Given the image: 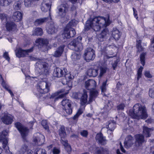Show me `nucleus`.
<instances>
[{
    "instance_id": "nucleus-1",
    "label": "nucleus",
    "mask_w": 154,
    "mask_h": 154,
    "mask_svg": "<svg viewBox=\"0 0 154 154\" xmlns=\"http://www.w3.org/2000/svg\"><path fill=\"white\" fill-rule=\"evenodd\" d=\"M110 21H106V19L102 17H96L90 18L88 20L85 26V31H87L92 28L95 31H99L101 28L105 27L110 24Z\"/></svg>"
},
{
    "instance_id": "nucleus-2",
    "label": "nucleus",
    "mask_w": 154,
    "mask_h": 154,
    "mask_svg": "<svg viewBox=\"0 0 154 154\" xmlns=\"http://www.w3.org/2000/svg\"><path fill=\"white\" fill-rule=\"evenodd\" d=\"M129 114L131 118L137 119H145L148 116L146 107L139 103L134 105L133 110H129Z\"/></svg>"
},
{
    "instance_id": "nucleus-3",
    "label": "nucleus",
    "mask_w": 154,
    "mask_h": 154,
    "mask_svg": "<svg viewBox=\"0 0 154 154\" xmlns=\"http://www.w3.org/2000/svg\"><path fill=\"white\" fill-rule=\"evenodd\" d=\"M36 72L39 75L43 74L47 76L49 73V69L48 64L42 60L38 61L36 63Z\"/></svg>"
},
{
    "instance_id": "nucleus-4",
    "label": "nucleus",
    "mask_w": 154,
    "mask_h": 154,
    "mask_svg": "<svg viewBox=\"0 0 154 154\" xmlns=\"http://www.w3.org/2000/svg\"><path fill=\"white\" fill-rule=\"evenodd\" d=\"M50 86V83L47 81H40L38 84L37 90L41 94H45L49 91Z\"/></svg>"
},
{
    "instance_id": "nucleus-5",
    "label": "nucleus",
    "mask_w": 154,
    "mask_h": 154,
    "mask_svg": "<svg viewBox=\"0 0 154 154\" xmlns=\"http://www.w3.org/2000/svg\"><path fill=\"white\" fill-rule=\"evenodd\" d=\"M95 56V51L93 48L89 47L87 48L85 51L84 57L87 62L93 60Z\"/></svg>"
},
{
    "instance_id": "nucleus-6",
    "label": "nucleus",
    "mask_w": 154,
    "mask_h": 154,
    "mask_svg": "<svg viewBox=\"0 0 154 154\" xmlns=\"http://www.w3.org/2000/svg\"><path fill=\"white\" fill-rule=\"evenodd\" d=\"M82 39L81 36H79L72 41L69 43V46H73L76 51H81L83 49L82 45L81 42Z\"/></svg>"
},
{
    "instance_id": "nucleus-7",
    "label": "nucleus",
    "mask_w": 154,
    "mask_h": 154,
    "mask_svg": "<svg viewBox=\"0 0 154 154\" xmlns=\"http://www.w3.org/2000/svg\"><path fill=\"white\" fill-rule=\"evenodd\" d=\"M8 133L5 131H3L0 133V142L2 143L3 148L6 149V152L8 153L10 151L8 146L7 145L8 143L7 136Z\"/></svg>"
},
{
    "instance_id": "nucleus-8",
    "label": "nucleus",
    "mask_w": 154,
    "mask_h": 154,
    "mask_svg": "<svg viewBox=\"0 0 154 154\" xmlns=\"http://www.w3.org/2000/svg\"><path fill=\"white\" fill-rule=\"evenodd\" d=\"M15 126L20 133L22 137L24 139L28 133V129L18 122L15 123Z\"/></svg>"
},
{
    "instance_id": "nucleus-9",
    "label": "nucleus",
    "mask_w": 154,
    "mask_h": 154,
    "mask_svg": "<svg viewBox=\"0 0 154 154\" xmlns=\"http://www.w3.org/2000/svg\"><path fill=\"white\" fill-rule=\"evenodd\" d=\"M33 141L36 145L41 146L43 144L45 141V136L39 133H37L33 137Z\"/></svg>"
},
{
    "instance_id": "nucleus-10",
    "label": "nucleus",
    "mask_w": 154,
    "mask_h": 154,
    "mask_svg": "<svg viewBox=\"0 0 154 154\" xmlns=\"http://www.w3.org/2000/svg\"><path fill=\"white\" fill-rule=\"evenodd\" d=\"M34 47H32L29 49L27 50H23L21 48H19L15 51L17 57H24L26 55H27L28 53H30L33 51Z\"/></svg>"
},
{
    "instance_id": "nucleus-11",
    "label": "nucleus",
    "mask_w": 154,
    "mask_h": 154,
    "mask_svg": "<svg viewBox=\"0 0 154 154\" xmlns=\"http://www.w3.org/2000/svg\"><path fill=\"white\" fill-rule=\"evenodd\" d=\"M67 71L66 69L64 68L57 67L54 69L53 75L55 77H61L66 75Z\"/></svg>"
},
{
    "instance_id": "nucleus-12",
    "label": "nucleus",
    "mask_w": 154,
    "mask_h": 154,
    "mask_svg": "<svg viewBox=\"0 0 154 154\" xmlns=\"http://www.w3.org/2000/svg\"><path fill=\"white\" fill-rule=\"evenodd\" d=\"M76 34L75 29L71 27L66 26L65 28L63 35L64 37L67 38H69L74 37Z\"/></svg>"
},
{
    "instance_id": "nucleus-13",
    "label": "nucleus",
    "mask_w": 154,
    "mask_h": 154,
    "mask_svg": "<svg viewBox=\"0 0 154 154\" xmlns=\"http://www.w3.org/2000/svg\"><path fill=\"white\" fill-rule=\"evenodd\" d=\"M13 116L9 114H5L2 118L3 122L6 125H9L12 123L13 121Z\"/></svg>"
},
{
    "instance_id": "nucleus-14",
    "label": "nucleus",
    "mask_w": 154,
    "mask_h": 154,
    "mask_svg": "<svg viewBox=\"0 0 154 154\" xmlns=\"http://www.w3.org/2000/svg\"><path fill=\"white\" fill-rule=\"evenodd\" d=\"M96 85V82L92 79H89L85 82V88L88 90L94 89Z\"/></svg>"
},
{
    "instance_id": "nucleus-15",
    "label": "nucleus",
    "mask_w": 154,
    "mask_h": 154,
    "mask_svg": "<svg viewBox=\"0 0 154 154\" xmlns=\"http://www.w3.org/2000/svg\"><path fill=\"white\" fill-rule=\"evenodd\" d=\"M135 144L137 146H141L145 141L144 136L141 134H138L135 135Z\"/></svg>"
},
{
    "instance_id": "nucleus-16",
    "label": "nucleus",
    "mask_w": 154,
    "mask_h": 154,
    "mask_svg": "<svg viewBox=\"0 0 154 154\" xmlns=\"http://www.w3.org/2000/svg\"><path fill=\"white\" fill-rule=\"evenodd\" d=\"M134 142L133 138L131 135L127 136L125 139L124 145L126 148H128L132 146Z\"/></svg>"
},
{
    "instance_id": "nucleus-17",
    "label": "nucleus",
    "mask_w": 154,
    "mask_h": 154,
    "mask_svg": "<svg viewBox=\"0 0 154 154\" xmlns=\"http://www.w3.org/2000/svg\"><path fill=\"white\" fill-rule=\"evenodd\" d=\"M98 69L97 68H91L87 71V74L89 76L96 77L98 74Z\"/></svg>"
},
{
    "instance_id": "nucleus-18",
    "label": "nucleus",
    "mask_w": 154,
    "mask_h": 154,
    "mask_svg": "<svg viewBox=\"0 0 154 154\" xmlns=\"http://www.w3.org/2000/svg\"><path fill=\"white\" fill-rule=\"evenodd\" d=\"M107 124L106 128L108 129L107 132L108 133L109 131H113L116 127V122L114 120H110L109 121Z\"/></svg>"
},
{
    "instance_id": "nucleus-19",
    "label": "nucleus",
    "mask_w": 154,
    "mask_h": 154,
    "mask_svg": "<svg viewBox=\"0 0 154 154\" xmlns=\"http://www.w3.org/2000/svg\"><path fill=\"white\" fill-rule=\"evenodd\" d=\"M7 30L8 31L15 30L16 29V25L13 22H7L5 25Z\"/></svg>"
},
{
    "instance_id": "nucleus-20",
    "label": "nucleus",
    "mask_w": 154,
    "mask_h": 154,
    "mask_svg": "<svg viewBox=\"0 0 154 154\" xmlns=\"http://www.w3.org/2000/svg\"><path fill=\"white\" fill-rule=\"evenodd\" d=\"M98 91L96 89H93L90 91V97L88 103H90L94 100L98 95Z\"/></svg>"
},
{
    "instance_id": "nucleus-21",
    "label": "nucleus",
    "mask_w": 154,
    "mask_h": 154,
    "mask_svg": "<svg viewBox=\"0 0 154 154\" xmlns=\"http://www.w3.org/2000/svg\"><path fill=\"white\" fill-rule=\"evenodd\" d=\"M121 33L116 28H113L112 31V36L116 40H118L120 38Z\"/></svg>"
},
{
    "instance_id": "nucleus-22",
    "label": "nucleus",
    "mask_w": 154,
    "mask_h": 154,
    "mask_svg": "<svg viewBox=\"0 0 154 154\" xmlns=\"http://www.w3.org/2000/svg\"><path fill=\"white\" fill-rule=\"evenodd\" d=\"M13 18L15 21L19 22L22 19V14L20 11H16L14 13Z\"/></svg>"
},
{
    "instance_id": "nucleus-23",
    "label": "nucleus",
    "mask_w": 154,
    "mask_h": 154,
    "mask_svg": "<svg viewBox=\"0 0 154 154\" xmlns=\"http://www.w3.org/2000/svg\"><path fill=\"white\" fill-rule=\"evenodd\" d=\"M109 35V32L108 29L106 28L104 29L99 35V38L101 39H106Z\"/></svg>"
},
{
    "instance_id": "nucleus-24",
    "label": "nucleus",
    "mask_w": 154,
    "mask_h": 154,
    "mask_svg": "<svg viewBox=\"0 0 154 154\" xmlns=\"http://www.w3.org/2000/svg\"><path fill=\"white\" fill-rule=\"evenodd\" d=\"M64 47V46L63 45L59 47L55 51L53 56L55 57L60 56L63 51Z\"/></svg>"
},
{
    "instance_id": "nucleus-25",
    "label": "nucleus",
    "mask_w": 154,
    "mask_h": 154,
    "mask_svg": "<svg viewBox=\"0 0 154 154\" xmlns=\"http://www.w3.org/2000/svg\"><path fill=\"white\" fill-rule=\"evenodd\" d=\"M95 138L96 140L102 145H104L106 143L105 139L103 137L102 134H97L96 135Z\"/></svg>"
},
{
    "instance_id": "nucleus-26",
    "label": "nucleus",
    "mask_w": 154,
    "mask_h": 154,
    "mask_svg": "<svg viewBox=\"0 0 154 154\" xmlns=\"http://www.w3.org/2000/svg\"><path fill=\"white\" fill-rule=\"evenodd\" d=\"M47 32L49 34H52L56 33L57 31V29L55 27L53 23H51L47 29Z\"/></svg>"
},
{
    "instance_id": "nucleus-27",
    "label": "nucleus",
    "mask_w": 154,
    "mask_h": 154,
    "mask_svg": "<svg viewBox=\"0 0 154 154\" xmlns=\"http://www.w3.org/2000/svg\"><path fill=\"white\" fill-rule=\"evenodd\" d=\"M58 133L61 138L65 137L66 135L65 127L63 126L60 127L58 130Z\"/></svg>"
},
{
    "instance_id": "nucleus-28",
    "label": "nucleus",
    "mask_w": 154,
    "mask_h": 154,
    "mask_svg": "<svg viewBox=\"0 0 154 154\" xmlns=\"http://www.w3.org/2000/svg\"><path fill=\"white\" fill-rule=\"evenodd\" d=\"M0 77L2 80V85L3 88L7 90L8 92L10 93L11 96L12 97L14 96V94L8 88V86L7 85L5 82L4 81L3 79L2 78V75H0Z\"/></svg>"
},
{
    "instance_id": "nucleus-29",
    "label": "nucleus",
    "mask_w": 154,
    "mask_h": 154,
    "mask_svg": "<svg viewBox=\"0 0 154 154\" xmlns=\"http://www.w3.org/2000/svg\"><path fill=\"white\" fill-rule=\"evenodd\" d=\"M96 153L97 154H109V152L108 149L100 147L97 149Z\"/></svg>"
},
{
    "instance_id": "nucleus-30",
    "label": "nucleus",
    "mask_w": 154,
    "mask_h": 154,
    "mask_svg": "<svg viewBox=\"0 0 154 154\" xmlns=\"http://www.w3.org/2000/svg\"><path fill=\"white\" fill-rule=\"evenodd\" d=\"M88 95L85 90L83 91V93L81 97V103L84 105L87 102Z\"/></svg>"
},
{
    "instance_id": "nucleus-31",
    "label": "nucleus",
    "mask_w": 154,
    "mask_h": 154,
    "mask_svg": "<svg viewBox=\"0 0 154 154\" xmlns=\"http://www.w3.org/2000/svg\"><path fill=\"white\" fill-rule=\"evenodd\" d=\"M143 133L146 137H149L151 135V129L148 128L147 127L144 126L143 128Z\"/></svg>"
},
{
    "instance_id": "nucleus-32",
    "label": "nucleus",
    "mask_w": 154,
    "mask_h": 154,
    "mask_svg": "<svg viewBox=\"0 0 154 154\" xmlns=\"http://www.w3.org/2000/svg\"><path fill=\"white\" fill-rule=\"evenodd\" d=\"M63 112L66 116L67 115H70L72 112V108L71 106H68V107H63Z\"/></svg>"
},
{
    "instance_id": "nucleus-33",
    "label": "nucleus",
    "mask_w": 154,
    "mask_h": 154,
    "mask_svg": "<svg viewBox=\"0 0 154 154\" xmlns=\"http://www.w3.org/2000/svg\"><path fill=\"white\" fill-rule=\"evenodd\" d=\"M71 102L70 100L67 99H63L61 102L62 105L63 107H68L71 106Z\"/></svg>"
},
{
    "instance_id": "nucleus-34",
    "label": "nucleus",
    "mask_w": 154,
    "mask_h": 154,
    "mask_svg": "<svg viewBox=\"0 0 154 154\" xmlns=\"http://www.w3.org/2000/svg\"><path fill=\"white\" fill-rule=\"evenodd\" d=\"M71 57L72 60L76 61L80 59L81 56L79 53H74L72 54Z\"/></svg>"
},
{
    "instance_id": "nucleus-35",
    "label": "nucleus",
    "mask_w": 154,
    "mask_h": 154,
    "mask_svg": "<svg viewBox=\"0 0 154 154\" xmlns=\"http://www.w3.org/2000/svg\"><path fill=\"white\" fill-rule=\"evenodd\" d=\"M13 0H0V5L2 6H7L10 5Z\"/></svg>"
},
{
    "instance_id": "nucleus-36",
    "label": "nucleus",
    "mask_w": 154,
    "mask_h": 154,
    "mask_svg": "<svg viewBox=\"0 0 154 154\" xmlns=\"http://www.w3.org/2000/svg\"><path fill=\"white\" fill-rule=\"evenodd\" d=\"M42 34V30L40 28H37L35 29L33 32V35H41Z\"/></svg>"
},
{
    "instance_id": "nucleus-37",
    "label": "nucleus",
    "mask_w": 154,
    "mask_h": 154,
    "mask_svg": "<svg viewBox=\"0 0 154 154\" xmlns=\"http://www.w3.org/2000/svg\"><path fill=\"white\" fill-rule=\"evenodd\" d=\"M46 19V18L45 17L42 18L36 19L34 22L35 25L38 26L42 24L45 21Z\"/></svg>"
},
{
    "instance_id": "nucleus-38",
    "label": "nucleus",
    "mask_w": 154,
    "mask_h": 154,
    "mask_svg": "<svg viewBox=\"0 0 154 154\" xmlns=\"http://www.w3.org/2000/svg\"><path fill=\"white\" fill-rule=\"evenodd\" d=\"M51 4L49 3L43 2L41 6V10H50Z\"/></svg>"
},
{
    "instance_id": "nucleus-39",
    "label": "nucleus",
    "mask_w": 154,
    "mask_h": 154,
    "mask_svg": "<svg viewBox=\"0 0 154 154\" xmlns=\"http://www.w3.org/2000/svg\"><path fill=\"white\" fill-rule=\"evenodd\" d=\"M35 42L40 45H46L48 43V40L46 39L39 38L37 39Z\"/></svg>"
},
{
    "instance_id": "nucleus-40",
    "label": "nucleus",
    "mask_w": 154,
    "mask_h": 154,
    "mask_svg": "<svg viewBox=\"0 0 154 154\" xmlns=\"http://www.w3.org/2000/svg\"><path fill=\"white\" fill-rule=\"evenodd\" d=\"M69 6L67 3H63L58 7V10H68Z\"/></svg>"
},
{
    "instance_id": "nucleus-41",
    "label": "nucleus",
    "mask_w": 154,
    "mask_h": 154,
    "mask_svg": "<svg viewBox=\"0 0 154 154\" xmlns=\"http://www.w3.org/2000/svg\"><path fill=\"white\" fill-rule=\"evenodd\" d=\"M22 3L20 1H17L15 2L14 5L13 7L15 10H20L21 8Z\"/></svg>"
},
{
    "instance_id": "nucleus-42",
    "label": "nucleus",
    "mask_w": 154,
    "mask_h": 154,
    "mask_svg": "<svg viewBox=\"0 0 154 154\" xmlns=\"http://www.w3.org/2000/svg\"><path fill=\"white\" fill-rule=\"evenodd\" d=\"M34 154H47L46 150L43 149H37Z\"/></svg>"
},
{
    "instance_id": "nucleus-43",
    "label": "nucleus",
    "mask_w": 154,
    "mask_h": 154,
    "mask_svg": "<svg viewBox=\"0 0 154 154\" xmlns=\"http://www.w3.org/2000/svg\"><path fill=\"white\" fill-rule=\"evenodd\" d=\"M107 81V80H106V81L103 82L102 83V86L100 87L101 91L103 93V95L105 96H106V95L104 93V92H105L106 90V86Z\"/></svg>"
},
{
    "instance_id": "nucleus-44",
    "label": "nucleus",
    "mask_w": 154,
    "mask_h": 154,
    "mask_svg": "<svg viewBox=\"0 0 154 154\" xmlns=\"http://www.w3.org/2000/svg\"><path fill=\"white\" fill-rule=\"evenodd\" d=\"M141 41L140 40H137V47L139 51H142L143 50V48L141 45Z\"/></svg>"
},
{
    "instance_id": "nucleus-45",
    "label": "nucleus",
    "mask_w": 154,
    "mask_h": 154,
    "mask_svg": "<svg viewBox=\"0 0 154 154\" xmlns=\"http://www.w3.org/2000/svg\"><path fill=\"white\" fill-rule=\"evenodd\" d=\"M42 125L44 128L47 130L48 133L50 131L49 127L46 120H43L42 122Z\"/></svg>"
},
{
    "instance_id": "nucleus-46",
    "label": "nucleus",
    "mask_w": 154,
    "mask_h": 154,
    "mask_svg": "<svg viewBox=\"0 0 154 154\" xmlns=\"http://www.w3.org/2000/svg\"><path fill=\"white\" fill-rule=\"evenodd\" d=\"M146 54L145 53H142L140 55V60L141 64L144 66L145 64V56Z\"/></svg>"
},
{
    "instance_id": "nucleus-47",
    "label": "nucleus",
    "mask_w": 154,
    "mask_h": 154,
    "mask_svg": "<svg viewBox=\"0 0 154 154\" xmlns=\"http://www.w3.org/2000/svg\"><path fill=\"white\" fill-rule=\"evenodd\" d=\"M100 76L102 77L103 74L106 72L107 70V68L106 67H101L100 68Z\"/></svg>"
},
{
    "instance_id": "nucleus-48",
    "label": "nucleus",
    "mask_w": 154,
    "mask_h": 154,
    "mask_svg": "<svg viewBox=\"0 0 154 154\" xmlns=\"http://www.w3.org/2000/svg\"><path fill=\"white\" fill-rule=\"evenodd\" d=\"M143 67L142 66H140L139 69L137 71V80H138L141 77Z\"/></svg>"
},
{
    "instance_id": "nucleus-49",
    "label": "nucleus",
    "mask_w": 154,
    "mask_h": 154,
    "mask_svg": "<svg viewBox=\"0 0 154 154\" xmlns=\"http://www.w3.org/2000/svg\"><path fill=\"white\" fill-rule=\"evenodd\" d=\"M77 21L75 20H72L69 22L66 26L67 27H71L75 26L76 24Z\"/></svg>"
},
{
    "instance_id": "nucleus-50",
    "label": "nucleus",
    "mask_w": 154,
    "mask_h": 154,
    "mask_svg": "<svg viewBox=\"0 0 154 154\" xmlns=\"http://www.w3.org/2000/svg\"><path fill=\"white\" fill-rule=\"evenodd\" d=\"M61 142L65 147L69 145L68 143V141L66 139L65 137L61 138Z\"/></svg>"
},
{
    "instance_id": "nucleus-51",
    "label": "nucleus",
    "mask_w": 154,
    "mask_h": 154,
    "mask_svg": "<svg viewBox=\"0 0 154 154\" xmlns=\"http://www.w3.org/2000/svg\"><path fill=\"white\" fill-rule=\"evenodd\" d=\"M0 19L2 21H6L8 19L7 15L5 14H0Z\"/></svg>"
},
{
    "instance_id": "nucleus-52",
    "label": "nucleus",
    "mask_w": 154,
    "mask_h": 154,
    "mask_svg": "<svg viewBox=\"0 0 154 154\" xmlns=\"http://www.w3.org/2000/svg\"><path fill=\"white\" fill-rule=\"evenodd\" d=\"M58 13L59 16H60L61 18L65 19L64 16L66 14L65 10H59Z\"/></svg>"
},
{
    "instance_id": "nucleus-53",
    "label": "nucleus",
    "mask_w": 154,
    "mask_h": 154,
    "mask_svg": "<svg viewBox=\"0 0 154 154\" xmlns=\"http://www.w3.org/2000/svg\"><path fill=\"white\" fill-rule=\"evenodd\" d=\"M88 134V131L85 130H83L80 132V134L83 137H86Z\"/></svg>"
},
{
    "instance_id": "nucleus-54",
    "label": "nucleus",
    "mask_w": 154,
    "mask_h": 154,
    "mask_svg": "<svg viewBox=\"0 0 154 154\" xmlns=\"http://www.w3.org/2000/svg\"><path fill=\"white\" fill-rule=\"evenodd\" d=\"M149 94L150 97L153 98L154 97V90L153 88L149 89Z\"/></svg>"
},
{
    "instance_id": "nucleus-55",
    "label": "nucleus",
    "mask_w": 154,
    "mask_h": 154,
    "mask_svg": "<svg viewBox=\"0 0 154 154\" xmlns=\"http://www.w3.org/2000/svg\"><path fill=\"white\" fill-rule=\"evenodd\" d=\"M3 57L8 60V61H9L10 60V58L9 56L8 53L5 52L3 54Z\"/></svg>"
},
{
    "instance_id": "nucleus-56",
    "label": "nucleus",
    "mask_w": 154,
    "mask_h": 154,
    "mask_svg": "<svg viewBox=\"0 0 154 154\" xmlns=\"http://www.w3.org/2000/svg\"><path fill=\"white\" fill-rule=\"evenodd\" d=\"M64 76L69 81L74 78V76L73 75H71L70 74H66Z\"/></svg>"
},
{
    "instance_id": "nucleus-57",
    "label": "nucleus",
    "mask_w": 154,
    "mask_h": 154,
    "mask_svg": "<svg viewBox=\"0 0 154 154\" xmlns=\"http://www.w3.org/2000/svg\"><path fill=\"white\" fill-rule=\"evenodd\" d=\"M154 38H152V41L151 44L150 45L149 48L150 50L151 51H154Z\"/></svg>"
},
{
    "instance_id": "nucleus-58",
    "label": "nucleus",
    "mask_w": 154,
    "mask_h": 154,
    "mask_svg": "<svg viewBox=\"0 0 154 154\" xmlns=\"http://www.w3.org/2000/svg\"><path fill=\"white\" fill-rule=\"evenodd\" d=\"M144 75L146 77L148 78H151L152 77V76L150 74L149 71H145Z\"/></svg>"
},
{
    "instance_id": "nucleus-59",
    "label": "nucleus",
    "mask_w": 154,
    "mask_h": 154,
    "mask_svg": "<svg viewBox=\"0 0 154 154\" xmlns=\"http://www.w3.org/2000/svg\"><path fill=\"white\" fill-rule=\"evenodd\" d=\"M62 84L64 85H66L68 82H69L68 79L65 77V76L62 79L61 81Z\"/></svg>"
},
{
    "instance_id": "nucleus-60",
    "label": "nucleus",
    "mask_w": 154,
    "mask_h": 154,
    "mask_svg": "<svg viewBox=\"0 0 154 154\" xmlns=\"http://www.w3.org/2000/svg\"><path fill=\"white\" fill-rule=\"evenodd\" d=\"M31 0H25L24 4L25 5L26 7L29 6L31 5Z\"/></svg>"
},
{
    "instance_id": "nucleus-61",
    "label": "nucleus",
    "mask_w": 154,
    "mask_h": 154,
    "mask_svg": "<svg viewBox=\"0 0 154 154\" xmlns=\"http://www.w3.org/2000/svg\"><path fill=\"white\" fill-rule=\"evenodd\" d=\"M52 152L54 154H59L60 152V151L58 149L54 148L53 149Z\"/></svg>"
},
{
    "instance_id": "nucleus-62",
    "label": "nucleus",
    "mask_w": 154,
    "mask_h": 154,
    "mask_svg": "<svg viewBox=\"0 0 154 154\" xmlns=\"http://www.w3.org/2000/svg\"><path fill=\"white\" fill-rule=\"evenodd\" d=\"M118 64L117 60H115L113 63L112 64V65L114 70H115Z\"/></svg>"
},
{
    "instance_id": "nucleus-63",
    "label": "nucleus",
    "mask_w": 154,
    "mask_h": 154,
    "mask_svg": "<svg viewBox=\"0 0 154 154\" xmlns=\"http://www.w3.org/2000/svg\"><path fill=\"white\" fill-rule=\"evenodd\" d=\"M125 106L124 104H120L118 106V109L119 110H123Z\"/></svg>"
},
{
    "instance_id": "nucleus-64",
    "label": "nucleus",
    "mask_w": 154,
    "mask_h": 154,
    "mask_svg": "<svg viewBox=\"0 0 154 154\" xmlns=\"http://www.w3.org/2000/svg\"><path fill=\"white\" fill-rule=\"evenodd\" d=\"M66 150L68 152H70L71 151V146L69 144L65 147Z\"/></svg>"
}]
</instances>
